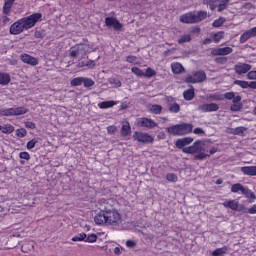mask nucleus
<instances>
[{
	"instance_id": "1",
	"label": "nucleus",
	"mask_w": 256,
	"mask_h": 256,
	"mask_svg": "<svg viewBox=\"0 0 256 256\" xmlns=\"http://www.w3.org/2000/svg\"><path fill=\"white\" fill-rule=\"evenodd\" d=\"M94 223L99 227H110V229H115L116 231L127 229L123 215L115 208L105 207L100 209L94 216Z\"/></svg>"
},
{
	"instance_id": "2",
	"label": "nucleus",
	"mask_w": 256,
	"mask_h": 256,
	"mask_svg": "<svg viewBox=\"0 0 256 256\" xmlns=\"http://www.w3.org/2000/svg\"><path fill=\"white\" fill-rule=\"evenodd\" d=\"M193 138L185 137L182 139H178L175 143L178 149H182L183 153H187L188 155H193L195 159H205L209 157V151H207V147L205 146V142L201 140H197L194 142L192 146L185 147L187 145H191ZM184 147V148H183Z\"/></svg>"
},
{
	"instance_id": "3",
	"label": "nucleus",
	"mask_w": 256,
	"mask_h": 256,
	"mask_svg": "<svg viewBox=\"0 0 256 256\" xmlns=\"http://www.w3.org/2000/svg\"><path fill=\"white\" fill-rule=\"evenodd\" d=\"M41 13H34L28 17H24L16 22H14L10 26V34L11 35H21L24 31H27L28 29H33L34 25H37L39 21H41Z\"/></svg>"
},
{
	"instance_id": "4",
	"label": "nucleus",
	"mask_w": 256,
	"mask_h": 256,
	"mask_svg": "<svg viewBox=\"0 0 256 256\" xmlns=\"http://www.w3.org/2000/svg\"><path fill=\"white\" fill-rule=\"evenodd\" d=\"M204 19H207V11H193L180 16V22L187 24L201 23Z\"/></svg>"
},
{
	"instance_id": "5",
	"label": "nucleus",
	"mask_w": 256,
	"mask_h": 256,
	"mask_svg": "<svg viewBox=\"0 0 256 256\" xmlns=\"http://www.w3.org/2000/svg\"><path fill=\"white\" fill-rule=\"evenodd\" d=\"M25 113H27V108H25V107L0 109L1 117H13V116H17V115H25Z\"/></svg>"
},
{
	"instance_id": "6",
	"label": "nucleus",
	"mask_w": 256,
	"mask_h": 256,
	"mask_svg": "<svg viewBox=\"0 0 256 256\" xmlns=\"http://www.w3.org/2000/svg\"><path fill=\"white\" fill-rule=\"evenodd\" d=\"M231 0H203L204 5H209L211 11H215L218 7V11H225L227 9V3Z\"/></svg>"
},
{
	"instance_id": "7",
	"label": "nucleus",
	"mask_w": 256,
	"mask_h": 256,
	"mask_svg": "<svg viewBox=\"0 0 256 256\" xmlns=\"http://www.w3.org/2000/svg\"><path fill=\"white\" fill-rule=\"evenodd\" d=\"M91 50L87 44H78L70 50V57H85Z\"/></svg>"
},
{
	"instance_id": "8",
	"label": "nucleus",
	"mask_w": 256,
	"mask_h": 256,
	"mask_svg": "<svg viewBox=\"0 0 256 256\" xmlns=\"http://www.w3.org/2000/svg\"><path fill=\"white\" fill-rule=\"evenodd\" d=\"M207 76H205V72L198 71L186 76V83H203Z\"/></svg>"
},
{
	"instance_id": "9",
	"label": "nucleus",
	"mask_w": 256,
	"mask_h": 256,
	"mask_svg": "<svg viewBox=\"0 0 256 256\" xmlns=\"http://www.w3.org/2000/svg\"><path fill=\"white\" fill-rule=\"evenodd\" d=\"M222 205L226 209H231L232 211H245V206L243 204H239V201L237 200H226L222 203Z\"/></svg>"
},
{
	"instance_id": "10",
	"label": "nucleus",
	"mask_w": 256,
	"mask_h": 256,
	"mask_svg": "<svg viewBox=\"0 0 256 256\" xmlns=\"http://www.w3.org/2000/svg\"><path fill=\"white\" fill-rule=\"evenodd\" d=\"M133 139L138 141V143H153L152 136L143 132H135L133 134Z\"/></svg>"
},
{
	"instance_id": "11",
	"label": "nucleus",
	"mask_w": 256,
	"mask_h": 256,
	"mask_svg": "<svg viewBox=\"0 0 256 256\" xmlns=\"http://www.w3.org/2000/svg\"><path fill=\"white\" fill-rule=\"evenodd\" d=\"M253 67L250 64L247 63H237L234 66V71L237 75H245V73H249Z\"/></svg>"
},
{
	"instance_id": "12",
	"label": "nucleus",
	"mask_w": 256,
	"mask_h": 256,
	"mask_svg": "<svg viewBox=\"0 0 256 256\" xmlns=\"http://www.w3.org/2000/svg\"><path fill=\"white\" fill-rule=\"evenodd\" d=\"M105 25L106 27H113L115 31H121L123 28V24H121L115 17H107L105 19Z\"/></svg>"
},
{
	"instance_id": "13",
	"label": "nucleus",
	"mask_w": 256,
	"mask_h": 256,
	"mask_svg": "<svg viewBox=\"0 0 256 256\" xmlns=\"http://www.w3.org/2000/svg\"><path fill=\"white\" fill-rule=\"evenodd\" d=\"M137 125L138 127H147L148 129H153V127H157V123L148 118H139L137 120Z\"/></svg>"
},
{
	"instance_id": "14",
	"label": "nucleus",
	"mask_w": 256,
	"mask_h": 256,
	"mask_svg": "<svg viewBox=\"0 0 256 256\" xmlns=\"http://www.w3.org/2000/svg\"><path fill=\"white\" fill-rule=\"evenodd\" d=\"M20 59L23 63H26L27 65H32L33 67L35 65H39V60L29 54H21Z\"/></svg>"
},
{
	"instance_id": "15",
	"label": "nucleus",
	"mask_w": 256,
	"mask_h": 256,
	"mask_svg": "<svg viewBox=\"0 0 256 256\" xmlns=\"http://www.w3.org/2000/svg\"><path fill=\"white\" fill-rule=\"evenodd\" d=\"M233 53V48L231 47H224V48H216L212 50V55H231Z\"/></svg>"
},
{
	"instance_id": "16",
	"label": "nucleus",
	"mask_w": 256,
	"mask_h": 256,
	"mask_svg": "<svg viewBox=\"0 0 256 256\" xmlns=\"http://www.w3.org/2000/svg\"><path fill=\"white\" fill-rule=\"evenodd\" d=\"M218 109H219V105H217L216 103L204 104L199 107V110L203 111L204 113L217 111Z\"/></svg>"
},
{
	"instance_id": "17",
	"label": "nucleus",
	"mask_w": 256,
	"mask_h": 256,
	"mask_svg": "<svg viewBox=\"0 0 256 256\" xmlns=\"http://www.w3.org/2000/svg\"><path fill=\"white\" fill-rule=\"evenodd\" d=\"M241 171L243 172L244 175L256 177V166H244L241 167Z\"/></svg>"
},
{
	"instance_id": "18",
	"label": "nucleus",
	"mask_w": 256,
	"mask_h": 256,
	"mask_svg": "<svg viewBox=\"0 0 256 256\" xmlns=\"http://www.w3.org/2000/svg\"><path fill=\"white\" fill-rule=\"evenodd\" d=\"M178 127L180 130V136L187 135V133H191V131H193V126L191 124H178Z\"/></svg>"
},
{
	"instance_id": "19",
	"label": "nucleus",
	"mask_w": 256,
	"mask_h": 256,
	"mask_svg": "<svg viewBox=\"0 0 256 256\" xmlns=\"http://www.w3.org/2000/svg\"><path fill=\"white\" fill-rule=\"evenodd\" d=\"M242 107L243 105L241 104V96H236L233 99V104L230 107L231 111H241Z\"/></svg>"
},
{
	"instance_id": "20",
	"label": "nucleus",
	"mask_w": 256,
	"mask_h": 256,
	"mask_svg": "<svg viewBox=\"0 0 256 256\" xmlns=\"http://www.w3.org/2000/svg\"><path fill=\"white\" fill-rule=\"evenodd\" d=\"M235 97H236L235 93L227 92L225 94L216 95L215 99H216V101H223V99L231 100V99H234Z\"/></svg>"
},
{
	"instance_id": "21",
	"label": "nucleus",
	"mask_w": 256,
	"mask_h": 256,
	"mask_svg": "<svg viewBox=\"0 0 256 256\" xmlns=\"http://www.w3.org/2000/svg\"><path fill=\"white\" fill-rule=\"evenodd\" d=\"M117 105V102L110 100V101H104L98 104L99 109H111V107H115Z\"/></svg>"
},
{
	"instance_id": "22",
	"label": "nucleus",
	"mask_w": 256,
	"mask_h": 256,
	"mask_svg": "<svg viewBox=\"0 0 256 256\" xmlns=\"http://www.w3.org/2000/svg\"><path fill=\"white\" fill-rule=\"evenodd\" d=\"M13 3H15V0H5L4 7H3L4 15H8V13L11 12V8L13 7Z\"/></svg>"
},
{
	"instance_id": "23",
	"label": "nucleus",
	"mask_w": 256,
	"mask_h": 256,
	"mask_svg": "<svg viewBox=\"0 0 256 256\" xmlns=\"http://www.w3.org/2000/svg\"><path fill=\"white\" fill-rule=\"evenodd\" d=\"M171 69H172V72L175 73L176 75H179V73H183L184 71L183 65H181V63H178V62L172 63Z\"/></svg>"
},
{
	"instance_id": "24",
	"label": "nucleus",
	"mask_w": 256,
	"mask_h": 256,
	"mask_svg": "<svg viewBox=\"0 0 256 256\" xmlns=\"http://www.w3.org/2000/svg\"><path fill=\"white\" fill-rule=\"evenodd\" d=\"M147 108L150 111V113H154L155 115H159V113H161L163 109L161 105H157V104H149Z\"/></svg>"
},
{
	"instance_id": "25",
	"label": "nucleus",
	"mask_w": 256,
	"mask_h": 256,
	"mask_svg": "<svg viewBox=\"0 0 256 256\" xmlns=\"http://www.w3.org/2000/svg\"><path fill=\"white\" fill-rule=\"evenodd\" d=\"M231 191L232 193H239V191H241V193H247V188L243 187V185L237 183L232 185L231 187Z\"/></svg>"
},
{
	"instance_id": "26",
	"label": "nucleus",
	"mask_w": 256,
	"mask_h": 256,
	"mask_svg": "<svg viewBox=\"0 0 256 256\" xmlns=\"http://www.w3.org/2000/svg\"><path fill=\"white\" fill-rule=\"evenodd\" d=\"M121 134L123 135V137H127V135H131V125L129 124V122H125L122 125Z\"/></svg>"
},
{
	"instance_id": "27",
	"label": "nucleus",
	"mask_w": 256,
	"mask_h": 256,
	"mask_svg": "<svg viewBox=\"0 0 256 256\" xmlns=\"http://www.w3.org/2000/svg\"><path fill=\"white\" fill-rule=\"evenodd\" d=\"M15 131V127L11 124H4L2 126V133L4 135H11Z\"/></svg>"
},
{
	"instance_id": "28",
	"label": "nucleus",
	"mask_w": 256,
	"mask_h": 256,
	"mask_svg": "<svg viewBox=\"0 0 256 256\" xmlns=\"http://www.w3.org/2000/svg\"><path fill=\"white\" fill-rule=\"evenodd\" d=\"M227 247H222V248H217L216 250H214L212 252V256H224V255H227Z\"/></svg>"
},
{
	"instance_id": "29",
	"label": "nucleus",
	"mask_w": 256,
	"mask_h": 256,
	"mask_svg": "<svg viewBox=\"0 0 256 256\" xmlns=\"http://www.w3.org/2000/svg\"><path fill=\"white\" fill-rule=\"evenodd\" d=\"M167 132H168L170 135L181 136L180 130H179V125H174V126L168 127V128H167Z\"/></svg>"
},
{
	"instance_id": "30",
	"label": "nucleus",
	"mask_w": 256,
	"mask_h": 256,
	"mask_svg": "<svg viewBox=\"0 0 256 256\" xmlns=\"http://www.w3.org/2000/svg\"><path fill=\"white\" fill-rule=\"evenodd\" d=\"M251 37H253L251 30L245 31L240 37V43H246V41H249Z\"/></svg>"
},
{
	"instance_id": "31",
	"label": "nucleus",
	"mask_w": 256,
	"mask_h": 256,
	"mask_svg": "<svg viewBox=\"0 0 256 256\" xmlns=\"http://www.w3.org/2000/svg\"><path fill=\"white\" fill-rule=\"evenodd\" d=\"M11 78L6 73H0V85H7Z\"/></svg>"
},
{
	"instance_id": "32",
	"label": "nucleus",
	"mask_w": 256,
	"mask_h": 256,
	"mask_svg": "<svg viewBox=\"0 0 256 256\" xmlns=\"http://www.w3.org/2000/svg\"><path fill=\"white\" fill-rule=\"evenodd\" d=\"M83 78L84 77H76L71 80L70 85L72 87H79V85H83Z\"/></svg>"
},
{
	"instance_id": "33",
	"label": "nucleus",
	"mask_w": 256,
	"mask_h": 256,
	"mask_svg": "<svg viewBox=\"0 0 256 256\" xmlns=\"http://www.w3.org/2000/svg\"><path fill=\"white\" fill-rule=\"evenodd\" d=\"M78 67H89V69H93V67H95V61L88 60L86 62H80Z\"/></svg>"
},
{
	"instance_id": "34",
	"label": "nucleus",
	"mask_w": 256,
	"mask_h": 256,
	"mask_svg": "<svg viewBox=\"0 0 256 256\" xmlns=\"http://www.w3.org/2000/svg\"><path fill=\"white\" fill-rule=\"evenodd\" d=\"M183 95L186 101H191V99H193V97L195 96V92L193 91V89H189L186 90Z\"/></svg>"
},
{
	"instance_id": "35",
	"label": "nucleus",
	"mask_w": 256,
	"mask_h": 256,
	"mask_svg": "<svg viewBox=\"0 0 256 256\" xmlns=\"http://www.w3.org/2000/svg\"><path fill=\"white\" fill-rule=\"evenodd\" d=\"M234 84L238 85L242 89H249V82L248 81L236 80V81H234Z\"/></svg>"
},
{
	"instance_id": "36",
	"label": "nucleus",
	"mask_w": 256,
	"mask_h": 256,
	"mask_svg": "<svg viewBox=\"0 0 256 256\" xmlns=\"http://www.w3.org/2000/svg\"><path fill=\"white\" fill-rule=\"evenodd\" d=\"M82 83L86 88L93 87L95 85V81H93V79L85 78V77L83 78Z\"/></svg>"
},
{
	"instance_id": "37",
	"label": "nucleus",
	"mask_w": 256,
	"mask_h": 256,
	"mask_svg": "<svg viewBox=\"0 0 256 256\" xmlns=\"http://www.w3.org/2000/svg\"><path fill=\"white\" fill-rule=\"evenodd\" d=\"M87 239V234L85 233H80L77 234L76 236L72 237V241L77 242V241H85Z\"/></svg>"
},
{
	"instance_id": "38",
	"label": "nucleus",
	"mask_w": 256,
	"mask_h": 256,
	"mask_svg": "<svg viewBox=\"0 0 256 256\" xmlns=\"http://www.w3.org/2000/svg\"><path fill=\"white\" fill-rule=\"evenodd\" d=\"M131 71L137 77H144L145 75V72H143V70L139 69L138 67H132Z\"/></svg>"
},
{
	"instance_id": "39",
	"label": "nucleus",
	"mask_w": 256,
	"mask_h": 256,
	"mask_svg": "<svg viewBox=\"0 0 256 256\" xmlns=\"http://www.w3.org/2000/svg\"><path fill=\"white\" fill-rule=\"evenodd\" d=\"M126 61L128 63H132L133 65H139L141 62L139 61V59L135 56H128L126 58Z\"/></svg>"
},
{
	"instance_id": "40",
	"label": "nucleus",
	"mask_w": 256,
	"mask_h": 256,
	"mask_svg": "<svg viewBox=\"0 0 256 256\" xmlns=\"http://www.w3.org/2000/svg\"><path fill=\"white\" fill-rule=\"evenodd\" d=\"M95 241H97V235L95 234H89L85 238V243H95Z\"/></svg>"
},
{
	"instance_id": "41",
	"label": "nucleus",
	"mask_w": 256,
	"mask_h": 256,
	"mask_svg": "<svg viewBox=\"0 0 256 256\" xmlns=\"http://www.w3.org/2000/svg\"><path fill=\"white\" fill-rule=\"evenodd\" d=\"M224 35H225V33L222 31L215 33L214 37H213L214 42L219 43V41H221V39H223Z\"/></svg>"
},
{
	"instance_id": "42",
	"label": "nucleus",
	"mask_w": 256,
	"mask_h": 256,
	"mask_svg": "<svg viewBox=\"0 0 256 256\" xmlns=\"http://www.w3.org/2000/svg\"><path fill=\"white\" fill-rule=\"evenodd\" d=\"M16 135H17V137H20L21 139H23V137L27 136V130H25V128L17 129Z\"/></svg>"
},
{
	"instance_id": "43",
	"label": "nucleus",
	"mask_w": 256,
	"mask_h": 256,
	"mask_svg": "<svg viewBox=\"0 0 256 256\" xmlns=\"http://www.w3.org/2000/svg\"><path fill=\"white\" fill-rule=\"evenodd\" d=\"M246 131L247 129L245 127L240 126L234 129V135H243Z\"/></svg>"
},
{
	"instance_id": "44",
	"label": "nucleus",
	"mask_w": 256,
	"mask_h": 256,
	"mask_svg": "<svg viewBox=\"0 0 256 256\" xmlns=\"http://www.w3.org/2000/svg\"><path fill=\"white\" fill-rule=\"evenodd\" d=\"M189 41H191V36L189 34H186L179 38L178 43H189Z\"/></svg>"
},
{
	"instance_id": "45",
	"label": "nucleus",
	"mask_w": 256,
	"mask_h": 256,
	"mask_svg": "<svg viewBox=\"0 0 256 256\" xmlns=\"http://www.w3.org/2000/svg\"><path fill=\"white\" fill-rule=\"evenodd\" d=\"M223 23H225V18L220 17L219 19L215 20L212 25L213 27H221Z\"/></svg>"
},
{
	"instance_id": "46",
	"label": "nucleus",
	"mask_w": 256,
	"mask_h": 256,
	"mask_svg": "<svg viewBox=\"0 0 256 256\" xmlns=\"http://www.w3.org/2000/svg\"><path fill=\"white\" fill-rule=\"evenodd\" d=\"M20 159H24L25 161H29L31 159V155L29 152H20L19 153Z\"/></svg>"
},
{
	"instance_id": "47",
	"label": "nucleus",
	"mask_w": 256,
	"mask_h": 256,
	"mask_svg": "<svg viewBox=\"0 0 256 256\" xmlns=\"http://www.w3.org/2000/svg\"><path fill=\"white\" fill-rule=\"evenodd\" d=\"M243 213H250V215H255L256 214V204L253 205L251 208L247 209L244 208V211H242Z\"/></svg>"
},
{
	"instance_id": "48",
	"label": "nucleus",
	"mask_w": 256,
	"mask_h": 256,
	"mask_svg": "<svg viewBox=\"0 0 256 256\" xmlns=\"http://www.w3.org/2000/svg\"><path fill=\"white\" fill-rule=\"evenodd\" d=\"M247 78L252 80V81H255L256 80V70H249L248 73H247Z\"/></svg>"
},
{
	"instance_id": "49",
	"label": "nucleus",
	"mask_w": 256,
	"mask_h": 256,
	"mask_svg": "<svg viewBox=\"0 0 256 256\" xmlns=\"http://www.w3.org/2000/svg\"><path fill=\"white\" fill-rule=\"evenodd\" d=\"M167 181H170L171 183H175L177 181V175L170 173L166 176Z\"/></svg>"
},
{
	"instance_id": "50",
	"label": "nucleus",
	"mask_w": 256,
	"mask_h": 256,
	"mask_svg": "<svg viewBox=\"0 0 256 256\" xmlns=\"http://www.w3.org/2000/svg\"><path fill=\"white\" fill-rule=\"evenodd\" d=\"M136 246H137V241H135V240H127L126 241V247H128V249H133Z\"/></svg>"
},
{
	"instance_id": "51",
	"label": "nucleus",
	"mask_w": 256,
	"mask_h": 256,
	"mask_svg": "<svg viewBox=\"0 0 256 256\" xmlns=\"http://www.w3.org/2000/svg\"><path fill=\"white\" fill-rule=\"evenodd\" d=\"M155 75V70L151 68H147L146 72L144 73V77H154Z\"/></svg>"
},
{
	"instance_id": "52",
	"label": "nucleus",
	"mask_w": 256,
	"mask_h": 256,
	"mask_svg": "<svg viewBox=\"0 0 256 256\" xmlns=\"http://www.w3.org/2000/svg\"><path fill=\"white\" fill-rule=\"evenodd\" d=\"M35 145H37V140L32 139L27 143L26 147L28 150H31L35 147Z\"/></svg>"
},
{
	"instance_id": "53",
	"label": "nucleus",
	"mask_w": 256,
	"mask_h": 256,
	"mask_svg": "<svg viewBox=\"0 0 256 256\" xmlns=\"http://www.w3.org/2000/svg\"><path fill=\"white\" fill-rule=\"evenodd\" d=\"M179 104H177V103H174V104H172L171 106H170V111L172 112V113H179Z\"/></svg>"
},
{
	"instance_id": "54",
	"label": "nucleus",
	"mask_w": 256,
	"mask_h": 256,
	"mask_svg": "<svg viewBox=\"0 0 256 256\" xmlns=\"http://www.w3.org/2000/svg\"><path fill=\"white\" fill-rule=\"evenodd\" d=\"M113 253L116 254L117 256L121 255V253H123V247L116 246L113 250Z\"/></svg>"
},
{
	"instance_id": "55",
	"label": "nucleus",
	"mask_w": 256,
	"mask_h": 256,
	"mask_svg": "<svg viewBox=\"0 0 256 256\" xmlns=\"http://www.w3.org/2000/svg\"><path fill=\"white\" fill-rule=\"evenodd\" d=\"M116 131H117V127H115V126L107 127V132L109 133V135H113V133H115Z\"/></svg>"
},
{
	"instance_id": "56",
	"label": "nucleus",
	"mask_w": 256,
	"mask_h": 256,
	"mask_svg": "<svg viewBox=\"0 0 256 256\" xmlns=\"http://www.w3.org/2000/svg\"><path fill=\"white\" fill-rule=\"evenodd\" d=\"M243 195H246V197H248V199H255V194L253 192H251L249 189H247V192L243 193Z\"/></svg>"
},
{
	"instance_id": "57",
	"label": "nucleus",
	"mask_w": 256,
	"mask_h": 256,
	"mask_svg": "<svg viewBox=\"0 0 256 256\" xmlns=\"http://www.w3.org/2000/svg\"><path fill=\"white\" fill-rule=\"evenodd\" d=\"M25 127L27 129H35V123H33V122H25Z\"/></svg>"
},
{
	"instance_id": "58",
	"label": "nucleus",
	"mask_w": 256,
	"mask_h": 256,
	"mask_svg": "<svg viewBox=\"0 0 256 256\" xmlns=\"http://www.w3.org/2000/svg\"><path fill=\"white\" fill-rule=\"evenodd\" d=\"M248 88L256 89V81L248 82Z\"/></svg>"
},
{
	"instance_id": "59",
	"label": "nucleus",
	"mask_w": 256,
	"mask_h": 256,
	"mask_svg": "<svg viewBox=\"0 0 256 256\" xmlns=\"http://www.w3.org/2000/svg\"><path fill=\"white\" fill-rule=\"evenodd\" d=\"M194 133H195V135H202L203 129H201V128H195V129H194Z\"/></svg>"
},
{
	"instance_id": "60",
	"label": "nucleus",
	"mask_w": 256,
	"mask_h": 256,
	"mask_svg": "<svg viewBox=\"0 0 256 256\" xmlns=\"http://www.w3.org/2000/svg\"><path fill=\"white\" fill-rule=\"evenodd\" d=\"M250 33L252 34V37H256V26L250 29Z\"/></svg>"
},
{
	"instance_id": "61",
	"label": "nucleus",
	"mask_w": 256,
	"mask_h": 256,
	"mask_svg": "<svg viewBox=\"0 0 256 256\" xmlns=\"http://www.w3.org/2000/svg\"><path fill=\"white\" fill-rule=\"evenodd\" d=\"M214 153H217V148H212L210 150V155H214Z\"/></svg>"
},
{
	"instance_id": "62",
	"label": "nucleus",
	"mask_w": 256,
	"mask_h": 256,
	"mask_svg": "<svg viewBox=\"0 0 256 256\" xmlns=\"http://www.w3.org/2000/svg\"><path fill=\"white\" fill-rule=\"evenodd\" d=\"M2 19H3L4 23H9V18L8 17L4 16Z\"/></svg>"
},
{
	"instance_id": "63",
	"label": "nucleus",
	"mask_w": 256,
	"mask_h": 256,
	"mask_svg": "<svg viewBox=\"0 0 256 256\" xmlns=\"http://www.w3.org/2000/svg\"><path fill=\"white\" fill-rule=\"evenodd\" d=\"M221 184H223V180H222V179H218V180L216 181V185H221Z\"/></svg>"
},
{
	"instance_id": "64",
	"label": "nucleus",
	"mask_w": 256,
	"mask_h": 256,
	"mask_svg": "<svg viewBox=\"0 0 256 256\" xmlns=\"http://www.w3.org/2000/svg\"><path fill=\"white\" fill-rule=\"evenodd\" d=\"M116 87H121V81H119V80H116Z\"/></svg>"
}]
</instances>
